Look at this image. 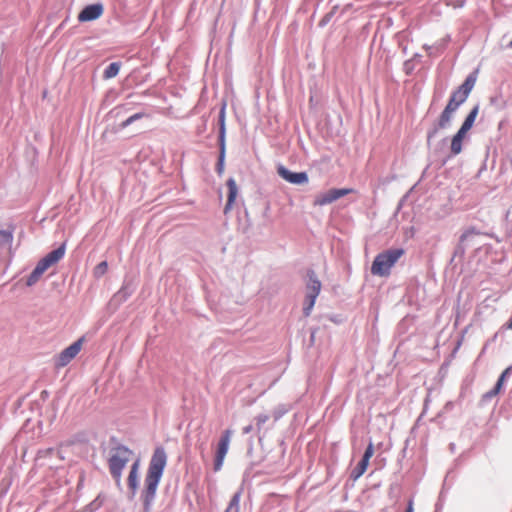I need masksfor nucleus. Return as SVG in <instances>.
I'll return each instance as SVG.
<instances>
[{"label": "nucleus", "instance_id": "obj_7", "mask_svg": "<svg viewBox=\"0 0 512 512\" xmlns=\"http://www.w3.org/2000/svg\"><path fill=\"white\" fill-rule=\"evenodd\" d=\"M232 430L226 429L222 432L220 439L218 441L216 451H215V458H214V470L219 471L224 463L226 454L229 449L231 437H232Z\"/></svg>", "mask_w": 512, "mask_h": 512}, {"label": "nucleus", "instance_id": "obj_1", "mask_svg": "<svg viewBox=\"0 0 512 512\" xmlns=\"http://www.w3.org/2000/svg\"><path fill=\"white\" fill-rule=\"evenodd\" d=\"M476 81V72L471 73L470 75L467 76L463 84L459 86L458 89L452 92L447 105L445 106L444 110L441 112L438 118L437 123L427 133L428 145L430 144L431 139L437 135L439 130L446 129L450 126L454 113L467 100L476 84Z\"/></svg>", "mask_w": 512, "mask_h": 512}, {"label": "nucleus", "instance_id": "obj_22", "mask_svg": "<svg viewBox=\"0 0 512 512\" xmlns=\"http://www.w3.org/2000/svg\"><path fill=\"white\" fill-rule=\"evenodd\" d=\"M219 142L225 143V108L223 107L219 115Z\"/></svg>", "mask_w": 512, "mask_h": 512}, {"label": "nucleus", "instance_id": "obj_28", "mask_svg": "<svg viewBox=\"0 0 512 512\" xmlns=\"http://www.w3.org/2000/svg\"><path fill=\"white\" fill-rule=\"evenodd\" d=\"M268 420H269V416L268 415H259V416H257L256 417V421H257V428H258V430H261L262 425L264 423H266Z\"/></svg>", "mask_w": 512, "mask_h": 512}, {"label": "nucleus", "instance_id": "obj_16", "mask_svg": "<svg viewBox=\"0 0 512 512\" xmlns=\"http://www.w3.org/2000/svg\"><path fill=\"white\" fill-rule=\"evenodd\" d=\"M512 371V366H509L507 367L503 372L502 374L500 375L495 387L490 390L489 392H487L485 394V397L486 398H493L495 397L498 393H500V391L502 390V387L504 385V382L506 380V378L510 375Z\"/></svg>", "mask_w": 512, "mask_h": 512}, {"label": "nucleus", "instance_id": "obj_33", "mask_svg": "<svg viewBox=\"0 0 512 512\" xmlns=\"http://www.w3.org/2000/svg\"><path fill=\"white\" fill-rule=\"evenodd\" d=\"M505 327L509 330H512V318L505 324Z\"/></svg>", "mask_w": 512, "mask_h": 512}, {"label": "nucleus", "instance_id": "obj_25", "mask_svg": "<svg viewBox=\"0 0 512 512\" xmlns=\"http://www.w3.org/2000/svg\"><path fill=\"white\" fill-rule=\"evenodd\" d=\"M108 270V264L106 261L100 262L93 270V275L96 278L102 277Z\"/></svg>", "mask_w": 512, "mask_h": 512}, {"label": "nucleus", "instance_id": "obj_18", "mask_svg": "<svg viewBox=\"0 0 512 512\" xmlns=\"http://www.w3.org/2000/svg\"><path fill=\"white\" fill-rule=\"evenodd\" d=\"M478 112H479V106L476 105L470 112L469 114L467 115V117L465 118L464 122L462 123L460 129L466 133H468V131L472 128L474 122H475V119L478 115Z\"/></svg>", "mask_w": 512, "mask_h": 512}, {"label": "nucleus", "instance_id": "obj_24", "mask_svg": "<svg viewBox=\"0 0 512 512\" xmlns=\"http://www.w3.org/2000/svg\"><path fill=\"white\" fill-rule=\"evenodd\" d=\"M240 493H236L225 510V512H239Z\"/></svg>", "mask_w": 512, "mask_h": 512}, {"label": "nucleus", "instance_id": "obj_27", "mask_svg": "<svg viewBox=\"0 0 512 512\" xmlns=\"http://www.w3.org/2000/svg\"><path fill=\"white\" fill-rule=\"evenodd\" d=\"M12 233L5 230H0V242L10 243L12 241Z\"/></svg>", "mask_w": 512, "mask_h": 512}, {"label": "nucleus", "instance_id": "obj_15", "mask_svg": "<svg viewBox=\"0 0 512 512\" xmlns=\"http://www.w3.org/2000/svg\"><path fill=\"white\" fill-rule=\"evenodd\" d=\"M512 371V366H509L507 367L503 372L502 374L500 375L495 387L490 390L489 392H487L485 394V397L486 398H493L495 397L498 393H500V391L502 390V387L504 385V382L506 380V378L510 375Z\"/></svg>", "mask_w": 512, "mask_h": 512}, {"label": "nucleus", "instance_id": "obj_2", "mask_svg": "<svg viewBox=\"0 0 512 512\" xmlns=\"http://www.w3.org/2000/svg\"><path fill=\"white\" fill-rule=\"evenodd\" d=\"M167 453L163 447H156L149 461L142 492L143 503L148 508L153 501L158 484L167 465Z\"/></svg>", "mask_w": 512, "mask_h": 512}, {"label": "nucleus", "instance_id": "obj_13", "mask_svg": "<svg viewBox=\"0 0 512 512\" xmlns=\"http://www.w3.org/2000/svg\"><path fill=\"white\" fill-rule=\"evenodd\" d=\"M226 185L228 188V198H227L226 206L224 208L225 213H227L229 210H231V208L237 198V195H238V187H237L236 181L233 178H229L227 180Z\"/></svg>", "mask_w": 512, "mask_h": 512}, {"label": "nucleus", "instance_id": "obj_4", "mask_svg": "<svg viewBox=\"0 0 512 512\" xmlns=\"http://www.w3.org/2000/svg\"><path fill=\"white\" fill-rule=\"evenodd\" d=\"M405 251L402 248L389 249L379 253L371 266V273L380 277H387L390 275L391 268L396 262L404 255Z\"/></svg>", "mask_w": 512, "mask_h": 512}, {"label": "nucleus", "instance_id": "obj_14", "mask_svg": "<svg viewBox=\"0 0 512 512\" xmlns=\"http://www.w3.org/2000/svg\"><path fill=\"white\" fill-rule=\"evenodd\" d=\"M466 134V132L459 129L457 133L452 137L450 145L451 155L456 156L462 152V144Z\"/></svg>", "mask_w": 512, "mask_h": 512}, {"label": "nucleus", "instance_id": "obj_8", "mask_svg": "<svg viewBox=\"0 0 512 512\" xmlns=\"http://www.w3.org/2000/svg\"><path fill=\"white\" fill-rule=\"evenodd\" d=\"M84 338H79L77 341L72 343L70 346L65 348L56 358L55 366L57 368H63L68 365L81 351L83 346Z\"/></svg>", "mask_w": 512, "mask_h": 512}, {"label": "nucleus", "instance_id": "obj_19", "mask_svg": "<svg viewBox=\"0 0 512 512\" xmlns=\"http://www.w3.org/2000/svg\"><path fill=\"white\" fill-rule=\"evenodd\" d=\"M369 459L363 458L360 460V462L357 464V466L353 469L351 473V477L356 480L360 478L367 470V467L369 465Z\"/></svg>", "mask_w": 512, "mask_h": 512}, {"label": "nucleus", "instance_id": "obj_34", "mask_svg": "<svg viewBox=\"0 0 512 512\" xmlns=\"http://www.w3.org/2000/svg\"><path fill=\"white\" fill-rule=\"evenodd\" d=\"M509 47L512 48V40L509 43Z\"/></svg>", "mask_w": 512, "mask_h": 512}, {"label": "nucleus", "instance_id": "obj_21", "mask_svg": "<svg viewBox=\"0 0 512 512\" xmlns=\"http://www.w3.org/2000/svg\"><path fill=\"white\" fill-rule=\"evenodd\" d=\"M121 64L118 62H113L107 66V68L104 71L103 77L105 79H111L118 75L120 70Z\"/></svg>", "mask_w": 512, "mask_h": 512}, {"label": "nucleus", "instance_id": "obj_30", "mask_svg": "<svg viewBox=\"0 0 512 512\" xmlns=\"http://www.w3.org/2000/svg\"><path fill=\"white\" fill-rule=\"evenodd\" d=\"M373 455H374V447H373V444L370 442L363 454V458L370 460Z\"/></svg>", "mask_w": 512, "mask_h": 512}, {"label": "nucleus", "instance_id": "obj_5", "mask_svg": "<svg viewBox=\"0 0 512 512\" xmlns=\"http://www.w3.org/2000/svg\"><path fill=\"white\" fill-rule=\"evenodd\" d=\"M65 244H62L57 249L48 253L45 257H43L36 265L34 270L27 277L26 285L33 286L35 285L42 275L53 265L57 264L65 255Z\"/></svg>", "mask_w": 512, "mask_h": 512}, {"label": "nucleus", "instance_id": "obj_20", "mask_svg": "<svg viewBox=\"0 0 512 512\" xmlns=\"http://www.w3.org/2000/svg\"><path fill=\"white\" fill-rule=\"evenodd\" d=\"M369 459L363 458L360 460V462L357 464V466L353 469L351 473V477L356 480L360 478L367 470V467L369 465Z\"/></svg>", "mask_w": 512, "mask_h": 512}, {"label": "nucleus", "instance_id": "obj_10", "mask_svg": "<svg viewBox=\"0 0 512 512\" xmlns=\"http://www.w3.org/2000/svg\"><path fill=\"white\" fill-rule=\"evenodd\" d=\"M277 173L281 178L292 184L301 185L306 184L309 181L306 172H292L283 165L278 166Z\"/></svg>", "mask_w": 512, "mask_h": 512}, {"label": "nucleus", "instance_id": "obj_29", "mask_svg": "<svg viewBox=\"0 0 512 512\" xmlns=\"http://www.w3.org/2000/svg\"><path fill=\"white\" fill-rule=\"evenodd\" d=\"M472 234H478L477 230L475 228H469L467 229L460 237V241L464 242L470 235Z\"/></svg>", "mask_w": 512, "mask_h": 512}, {"label": "nucleus", "instance_id": "obj_31", "mask_svg": "<svg viewBox=\"0 0 512 512\" xmlns=\"http://www.w3.org/2000/svg\"><path fill=\"white\" fill-rule=\"evenodd\" d=\"M405 512H414V508H413V500H409L408 502V506L406 508V511Z\"/></svg>", "mask_w": 512, "mask_h": 512}, {"label": "nucleus", "instance_id": "obj_32", "mask_svg": "<svg viewBox=\"0 0 512 512\" xmlns=\"http://www.w3.org/2000/svg\"><path fill=\"white\" fill-rule=\"evenodd\" d=\"M251 431H252V426H250V425H249V426H246V427H244V428H243V432H244L245 434H248V433H250Z\"/></svg>", "mask_w": 512, "mask_h": 512}, {"label": "nucleus", "instance_id": "obj_6", "mask_svg": "<svg viewBox=\"0 0 512 512\" xmlns=\"http://www.w3.org/2000/svg\"><path fill=\"white\" fill-rule=\"evenodd\" d=\"M308 281L306 283V296L304 300L303 313L305 316H309L314 305L315 301L321 291V282L316 277L315 272L309 270L307 273Z\"/></svg>", "mask_w": 512, "mask_h": 512}, {"label": "nucleus", "instance_id": "obj_12", "mask_svg": "<svg viewBox=\"0 0 512 512\" xmlns=\"http://www.w3.org/2000/svg\"><path fill=\"white\" fill-rule=\"evenodd\" d=\"M139 468H140V459L137 458L133 461L130 472L128 475L127 483L128 487L134 495L139 487Z\"/></svg>", "mask_w": 512, "mask_h": 512}, {"label": "nucleus", "instance_id": "obj_9", "mask_svg": "<svg viewBox=\"0 0 512 512\" xmlns=\"http://www.w3.org/2000/svg\"><path fill=\"white\" fill-rule=\"evenodd\" d=\"M353 192H354V189H352V188H341V189L333 188L324 193L317 195L314 199L313 205L314 206H324V205L330 204V203L338 200L341 197L351 194Z\"/></svg>", "mask_w": 512, "mask_h": 512}, {"label": "nucleus", "instance_id": "obj_23", "mask_svg": "<svg viewBox=\"0 0 512 512\" xmlns=\"http://www.w3.org/2000/svg\"><path fill=\"white\" fill-rule=\"evenodd\" d=\"M224 159H225V143L220 142V154L217 163V172L221 175L224 171Z\"/></svg>", "mask_w": 512, "mask_h": 512}, {"label": "nucleus", "instance_id": "obj_11", "mask_svg": "<svg viewBox=\"0 0 512 512\" xmlns=\"http://www.w3.org/2000/svg\"><path fill=\"white\" fill-rule=\"evenodd\" d=\"M103 13V7L100 4L86 6L78 15L80 22L92 21L99 18Z\"/></svg>", "mask_w": 512, "mask_h": 512}, {"label": "nucleus", "instance_id": "obj_26", "mask_svg": "<svg viewBox=\"0 0 512 512\" xmlns=\"http://www.w3.org/2000/svg\"><path fill=\"white\" fill-rule=\"evenodd\" d=\"M143 117H144L143 113H136V114L130 116L129 118H127L125 121H123L121 123V127L122 128H126L127 126L132 124L134 121L139 120V119H141Z\"/></svg>", "mask_w": 512, "mask_h": 512}, {"label": "nucleus", "instance_id": "obj_3", "mask_svg": "<svg viewBox=\"0 0 512 512\" xmlns=\"http://www.w3.org/2000/svg\"><path fill=\"white\" fill-rule=\"evenodd\" d=\"M133 457L134 452L124 445H117L111 448L108 457V467L117 485L121 483L123 469Z\"/></svg>", "mask_w": 512, "mask_h": 512}, {"label": "nucleus", "instance_id": "obj_17", "mask_svg": "<svg viewBox=\"0 0 512 512\" xmlns=\"http://www.w3.org/2000/svg\"><path fill=\"white\" fill-rule=\"evenodd\" d=\"M512 371V366H509L507 367L503 372L502 374L500 375L495 387L490 390L489 392H487L485 394V397L486 398H493L495 397L498 393H500V391L502 390V387L504 385V382L506 380V378L510 375Z\"/></svg>", "mask_w": 512, "mask_h": 512}]
</instances>
